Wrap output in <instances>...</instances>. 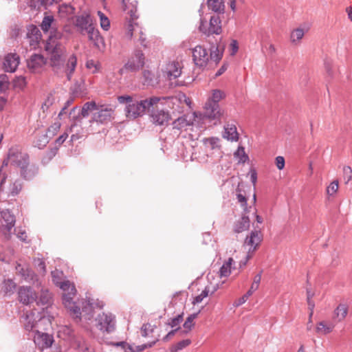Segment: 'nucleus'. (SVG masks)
I'll use <instances>...</instances> for the list:
<instances>
[{"mask_svg": "<svg viewBox=\"0 0 352 352\" xmlns=\"http://www.w3.org/2000/svg\"><path fill=\"white\" fill-rule=\"evenodd\" d=\"M98 15L100 18V26L104 30H109L110 28V21L108 17L101 11H98Z\"/></svg>", "mask_w": 352, "mask_h": 352, "instance_id": "obj_46", "label": "nucleus"}, {"mask_svg": "<svg viewBox=\"0 0 352 352\" xmlns=\"http://www.w3.org/2000/svg\"><path fill=\"white\" fill-rule=\"evenodd\" d=\"M97 328L103 333H110L116 327V317L111 313H102L96 318Z\"/></svg>", "mask_w": 352, "mask_h": 352, "instance_id": "obj_9", "label": "nucleus"}, {"mask_svg": "<svg viewBox=\"0 0 352 352\" xmlns=\"http://www.w3.org/2000/svg\"><path fill=\"white\" fill-rule=\"evenodd\" d=\"M236 199L238 202L241 204V206L242 207L244 212H248V208L246 197L241 193V190L239 188L236 189Z\"/></svg>", "mask_w": 352, "mask_h": 352, "instance_id": "obj_49", "label": "nucleus"}, {"mask_svg": "<svg viewBox=\"0 0 352 352\" xmlns=\"http://www.w3.org/2000/svg\"><path fill=\"white\" fill-rule=\"evenodd\" d=\"M154 344H155V342L148 345V344H142V345L135 346V347L132 346V349L130 350L129 352H141V351H144L145 349H146L147 347H151Z\"/></svg>", "mask_w": 352, "mask_h": 352, "instance_id": "obj_61", "label": "nucleus"}, {"mask_svg": "<svg viewBox=\"0 0 352 352\" xmlns=\"http://www.w3.org/2000/svg\"><path fill=\"white\" fill-rule=\"evenodd\" d=\"M19 300L24 305H29L36 300V293L28 286L20 287L18 291Z\"/></svg>", "mask_w": 352, "mask_h": 352, "instance_id": "obj_15", "label": "nucleus"}, {"mask_svg": "<svg viewBox=\"0 0 352 352\" xmlns=\"http://www.w3.org/2000/svg\"><path fill=\"white\" fill-rule=\"evenodd\" d=\"M199 30L207 36L211 34H220L222 32L221 21L218 15H214L210 17L209 26L201 19Z\"/></svg>", "mask_w": 352, "mask_h": 352, "instance_id": "obj_11", "label": "nucleus"}, {"mask_svg": "<svg viewBox=\"0 0 352 352\" xmlns=\"http://www.w3.org/2000/svg\"><path fill=\"white\" fill-rule=\"evenodd\" d=\"M261 272L259 274H256L254 278V281L250 288V289L247 292L248 296H251L254 292H255L259 286V283L261 280Z\"/></svg>", "mask_w": 352, "mask_h": 352, "instance_id": "obj_48", "label": "nucleus"}, {"mask_svg": "<svg viewBox=\"0 0 352 352\" xmlns=\"http://www.w3.org/2000/svg\"><path fill=\"white\" fill-rule=\"evenodd\" d=\"M76 26L80 29L82 34H84V32H87L89 28L93 27L89 23L88 16H78L76 19Z\"/></svg>", "mask_w": 352, "mask_h": 352, "instance_id": "obj_33", "label": "nucleus"}, {"mask_svg": "<svg viewBox=\"0 0 352 352\" xmlns=\"http://www.w3.org/2000/svg\"><path fill=\"white\" fill-rule=\"evenodd\" d=\"M68 138V133L65 132L63 134H62L60 136H59L56 142V146H60Z\"/></svg>", "mask_w": 352, "mask_h": 352, "instance_id": "obj_63", "label": "nucleus"}, {"mask_svg": "<svg viewBox=\"0 0 352 352\" xmlns=\"http://www.w3.org/2000/svg\"><path fill=\"white\" fill-rule=\"evenodd\" d=\"M223 137L230 141H237L239 138L236 127L233 124H228L225 126Z\"/></svg>", "mask_w": 352, "mask_h": 352, "instance_id": "obj_29", "label": "nucleus"}, {"mask_svg": "<svg viewBox=\"0 0 352 352\" xmlns=\"http://www.w3.org/2000/svg\"><path fill=\"white\" fill-rule=\"evenodd\" d=\"M57 25V23L52 15L44 16L41 24V28L44 33H48L53 28Z\"/></svg>", "mask_w": 352, "mask_h": 352, "instance_id": "obj_28", "label": "nucleus"}, {"mask_svg": "<svg viewBox=\"0 0 352 352\" xmlns=\"http://www.w3.org/2000/svg\"><path fill=\"white\" fill-rule=\"evenodd\" d=\"M208 8L214 12H221L224 10V4L221 0H208Z\"/></svg>", "mask_w": 352, "mask_h": 352, "instance_id": "obj_40", "label": "nucleus"}, {"mask_svg": "<svg viewBox=\"0 0 352 352\" xmlns=\"http://www.w3.org/2000/svg\"><path fill=\"white\" fill-rule=\"evenodd\" d=\"M192 117L194 116H192ZM193 120L195 121L194 118L186 115L179 117L173 122V129L177 130L178 133H180L183 131H186L188 127L193 125Z\"/></svg>", "mask_w": 352, "mask_h": 352, "instance_id": "obj_17", "label": "nucleus"}, {"mask_svg": "<svg viewBox=\"0 0 352 352\" xmlns=\"http://www.w3.org/2000/svg\"><path fill=\"white\" fill-rule=\"evenodd\" d=\"M34 342L36 346L41 350L50 347L54 342L52 336L42 333L39 329H36L34 336Z\"/></svg>", "mask_w": 352, "mask_h": 352, "instance_id": "obj_14", "label": "nucleus"}, {"mask_svg": "<svg viewBox=\"0 0 352 352\" xmlns=\"http://www.w3.org/2000/svg\"><path fill=\"white\" fill-rule=\"evenodd\" d=\"M348 313V306L345 304H340L333 312V319L337 322L342 321Z\"/></svg>", "mask_w": 352, "mask_h": 352, "instance_id": "obj_30", "label": "nucleus"}, {"mask_svg": "<svg viewBox=\"0 0 352 352\" xmlns=\"http://www.w3.org/2000/svg\"><path fill=\"white\" fill-rule=\"evenodd\" d=\"M209 291L206 288L204 290L201 292V293L195 297L193 303H199L201 302L203 299L208 296Z\"/></svg>", "mask_w": 352, "mask_h": 352, "instance_id": "obj_60", "label": "nucleus"}, {"mask_svg": "<svg viewBox=\"0 0 352 352\" xmlns=\"http://www.w3.org/2000/svg\"><path fill=\"white\" fill-rule=\"evenodd\" d=\"M183 320V316L182 314L177 315L176 317L172 318L168 323L171 327H175L179 325Z\"/></svg>", "mask_w": 352, "mask_h": 352, "instance_id": "obj_56", "label": "nucleus"}, {"mask_svg": "<svg viewBox=\"0 0 352 352\" xmlns=\"http://www.w3.org/2000/svg\"><path fill=\"white\" fill-rule=\"evenodd\" d=\"M203 142L206 148L208 149L219 151L221 148L220 139L218 138L211 137L204 138Z\"/></svg>", "mask_w": 352, "mask_h": 352, "instance_id": "obj_34", "label": "nucleus"}, {"mask_svg": "<svg viewBox=\"0 0 352 352\" xmlns=\"http://www.w3.org/2000/svg\"><path fill=\"white\" fill-rule=\"evenodd\" d=\"M45 50L50 54V64L56 73L65 72L68 80H70L76 69L77 58L72 55L67 60V50L61 43L47 42Z\"/></svg>", "mask_w": 352, "mask_h": 352, "instance_id": "obj_1", "label": "nucleus"}, {"mask_svg": "<svg viewBox=\"0 0 352 352\" xmlns=\"http://www.w3.org/2000/svg\"><path fill=\"white\" fill-rule=\"evenodd\" d=\"M2 218V226L4 227L7 232H10L15 224V217L8 210L1 211Z\"/></svg>", "mask_w": 352, "mask_h": 352, "instance_id": "obj_24", "label": "nucleus"}, {"mask_svg": "<svg viewBox=\"0 0 352 352\" xmlns=\"http://www.w3.org/2000/svg\"><path fill=\"white\" fill-rule=\"evenodd\" d=\"M46 320H47V318L43 317L39 312L30 311L24 314L21 322L26 331L36 332V330L41 329V325Z\"/></svg>", "mask_w": 352, "mask_h": 352, "instance_id": "obj_7", "label": "nucleus"}, {"mask_svg": "<svg viewBox=\"0 0 352 352\" xmlns=\"http://www.w3.org/2000/svg\"><path fill=\"white\" fill-rule=\"evenodd\" d=\"M249 175L250 177V181L252 183L253 186L255 187L257 182V173L256 170L251 168L249 172Z\"/></svg>", "mask_w": 352, "mask_h": 352, "instance_id": "obj_62", "label": "nucleus"}, {"mask_svg": "<svg viewBox=\"0 0 352 352\" xmlns=\"http://www.w3.org/2000/svg\"><path fill=\"white\" fill-rule=\"evenodd\" d=\"M137 4L138 2L136 1L127 3L126 0H122L123 8L125 11H127V13L131 16V19L127 25L125 36L129 39H131L133 37L137 38L141 45L146 47V37L142 29L138 23L135 22V20L138 19L136 15Z\"/></svg>", "mask_w": 352, "mask_h": 352, "instance_id": "obj_3", "label": "nucleus"}, {"mask_svg": "<svg viewBox=\"0 0 352 352\" xmlns=\"http://www.w3.org/2000/svg\"><path fill=\"white\" fill-rule=\"evenodd\" d=\"M339 189V183L338 180H333L327 187L326 193L329 197H334Z\"/></svg>", "mask_w": 352, "mask_h": 352, "instance_id": "obj_43", "label": "nucleus"}, {"mask_svg": "<svg viewBox=\"0 0 352 352\" xmlns=\"http://www.w3.org/2000/svg\"><path fill=\"white\" fill-rule=\"evenodd\" d=\"M250 228V219L248 216L243 215L235 223L234 230L236 233L242 232Z\"/></svg>", "mask_w": 352, "mask_h": 352, "instance_id": "obj_31", "label": "nucleus"}, {"mask_svg": "<svg viewBox=\"0 0 352 352\" xmlns=\"http://www.w3.org/2000/svg\"><path fill=\"white\" fill-rule=\"evenodd\" d=\"M97 111L94 113L93 120L101 124H105L111 122L113 119V109L106 106H100V109L98 107Z\"/></svg>", "mask_w": 352, "mask_h": 352, "instance_id": "obj_13", "label": "nucleus"}, {"mask_svg": "<svg viewBox=\"0 0 352 352\" xmlns=\"http://www.w3.org/2000/svg\"><path fill=\"white\" fill-rule=\"evenodd\" d=\"M62 274H63L62 272H60L57 270L52 272V276L53 281L56 285H57L58 286L60 285V283H62V282L59 281Z\"/></svg>", "mask_w": 352, "mask_h": 352, "instance_id": "obj_59", "label": "nucleus"}, {"mask_svg": "<svg viewBox=\"0 0 352 352\" xmlns=\"http://www.w3.org/2000/svg\"><path fill=\"white\" fill-rule=\"evenodd\" d=\"M28 160L29 156L27 153L22 152L18 147H12L8 151L7 158L3 160V165L10 164L20 169Z\"/></svg>", "mask_w": 352, "mask_h": 352, "instance_id": "obj_8", "label": "nucleus"}, {"mask_svg": "<svg viewBox=\"0 0 352 352\" xmlns=\"http://www.w3.org/2000/svg\"><path fill=\"white\" fill-rule=\"evenodd\" d=\"M86 33L88 34L89 39L91 41L96 47H100V45L102 43V38L100 36L99 31L92 27L89 28Z\"/></svg>", "mask_w": 352, "mask_h": 352, "instance_id": "obj_32", "label": "nucleus"}, {"mask_svg": "<svg viewBox=\"0 0 352 352\" xmlns=\"http://www.w3.org/2000/svg\"><path fill=\"white\" fill-rule=\"evenodd\" d=\"M86 67L92 73H98L100 69V64L98 61L94 60H88L86 62Z\"/></svg>", "mask_w": 352, "mask_h": 352, "instance_id": "obj_45", "label": "nucleus"}, {"mask_svg": "<svg viewBox=\"0 0 352 352\" xmlns=\"http://www.w3.org/2000/svg\"><path fill=\"white\" fill-rule=\"evenodd\" d=\"M276 165L279 170L283 169L285 166V159L282 156H278L276 157Z\"/></svg>", "mask_w": 352, "mask_h": 352, "instance_id": "obj_64", "label": "nucleus"}, {"mask_svg": "<svg viewBox=\"0 0 352 352\" xmlns=\"http://www.w3.org/2000/svg\"><path fill=\"white\" fill-rule=\"evenodd\" d=\"M25 78L21 76L17 77L14 82V87L19 89H23L25 86Z\"/></svg>", "mask_w": 352, "mask_h": 352, "instance_id": "obj_57", "label": "nucleus"}, {"mask_svg": "<svg viewBox=\"0 0 352 352\" xmlns=\"http://www.w3.org/2000/svg\"><path fill=\"white\" fill-rule=\"evenodd\" d=\"M19 63V56L15 53H10L4 58L3 67L7 72H14Z\"/></svg>", "mask_w": 352, "mask_h": 352, "instance_id": "obj_19", "label": "nucleus"}, {"mask_svg": "<svg viewBox=\"0 0 352 352\" xmlns=\"http://www.w3.org/2000/svg\"><path fill=\"white\" fill-rule=\"evenodd\" d=\"M26 38L28 39L30 45L35 48L41 39V33L39 29L36 25H29L28 27Z\"/></svg>", "mask_w": 352, "mask_h": 352, "instance_id": "obj_20", "label": "nucleus"}, {"mask_svg": "<svg viewBox=\"0 0 352 352\" xmlns=\"http://www.w3.org/2000/svg\"><path fill=\"white\" fill-rule=\"evenodd\" d=\"M82 311L83 313L82 316L85 320H91L94 316V306L93 303H91L89 300L85 302V305L82 307Z\"/></svg>", "mask_w": 352, "mask_h": 352, "instance_id": "obj_37", "label": "nucleus"}, {"mask_svg": "<svg viewBox=\"0 0 352 352\" xmlns=\"http://www.w3.org/2000/svg\"><path fill=\"white\" fill-rule=\"evenodd\" d=\"M113 345L117 347H121L124 351V352H129L130 350L132 349V346L126 342H114L113 343Z\"/></svg>", "mask_w": 352, "mask_h": 352, "instance_id": "obj_58", "label": "nucleus"}, {"mask_svg": "<svg viewBox=\"0 0 352 352\" xmlns=\"http://www.w3.org/2000/svg\"><path fill=\"white\" fill-rule=\"evenodd\" d=\"M309 23L302 24L300 27L293 30L290 34V41L293 44H298L305 33L310 30Z\"/></svg>", "mask_w": 352, "mask_h": 352, "instance_id": "obj_22", "label": "nucleus"}, {"mask_svg": "<svg viewBox=\"0 0 352 352\" xmlns=\"http://www.w3.org/2000/svg\"><path fill=\"white\" fill-rule=\"evenodd\" d=\"M16 270L25 280L28 282L33 281L34 283L36 281L37 286L41 285V282L36 278V274L28 265H22L18 263L16 266Z\"/></svg>", "mask_w": 352, "mask_h": 352, "instance_id": "obj_18", "label": "nucleus"}, {"mask_svg": "<svg viewBox=\"0 0 352 352\" xmlns=\"http://www.w3.org/2000/svg\"><path fill=\"white\" fill-rule=\"evenodd\" d=\"M98 110V106L94 101L87 102L82 106L81 109V115L83 118L89 116V111Z\"/></svg>", "mask_w": 352, "mask_h": 352, "instance_id": "obj_42", "label": "nucleus"}, {"mask_svg": "<svg viewBox=\"0 0 352 352\" xmlns=\"http://www.w3.org/2000/svg\"><path fill=\"white\" fill-rule=\"evenodd\" d=\"M190 343L191 341L189 339L183 340L173 346L170 350V352H178L179 351L182 350L185 347L190 345Z\"/></svg>", "mask_w": 352, "mask_h": 352, "instance_id": "obj_50", "label": "nucleus"}, {"mask_svg": "<svg viewBox=\"0 0 352 352\" xmlns=\"http://www.w3.org/2000/svg\"><path fill=\"white\" fill-rule=\"evenodd\" d=\"M59 14L62 17H65L74 14V8L69 4H63L58 8Z\"/></svg>", "mask_w": 352, "mask_h": 352, "instance_id": "obj_44", "label": "nucleus"}, {"mask_svg": "<svg viewBox=\"0 0 352 352\" xmlns=\"http://www.w3.org/2000/svg\"><path fill=\"white\" fill-rule=\"evenodd\" d=\"M49 140L50 138L47 134H42L38 137L36 142V146L39 148H42L47 145V144L49 142Z\"/></svg>", "mask_w": 352, "mask_h": 352, "instance_id": "obj_53", "label": "nucleus"}, {"mask_svg": "<svg viewBox=\"0 0 352 352\" xmlns=\"http://www.w3.org/2000/svg\"><path fill=\"white\" fill-rule=\"evenodd\" d=\"M224 93L219 89L212 91V96L208 98L207 102H211L219 104V102L224 97Z\"/></svg>", "mask_w": 352, "mask_h": 352, "instance_id": "obj_47", "label": "nucleus"}, {"mask_svg": "<svg viewBox=\"0 0 352 352\" xmlns=\"http://www.w3.org/2000/svg\"><path fill=\"white\" fill-rule=\"evenodd\" d=\"M151 122L160 126L166 125L170 120V115L168 111L164 110L153 111L151 114Z\"/></svg>", "mask_w": 352, "mask_h": 352, "instance_id": "obj_21", "label": "nucleus"}, {"mask_svg": "<svg viewBox=\"0 0 352 352\" xmlns=\"http://www.w3.org/2000/svg\"><path fill=\"white\" fill-rule=\"evenodd\" d=\"M52 299V294L50 293L47 289H41L40 296L38 300L37 301V304L46 305L50 303Z\"/></svg>", "mask_w": 352, "mask_h": 352, "instance_id": "obj_38", "label": "nucleus"}, {"mask_svg": "<svg viewBox=\"0 0 352 352\" xmlns=\"http://www.w3.org/2000/svg\"><path fill=\"white\" fill-rule=\"evenodd\" d=\"M261 241V234L260 232L252 231L250 236H248L245 239V244L250 246L248 254L253 253L257 246Z\"/></svg>", "mask_w": 352, "mask_h": 352, "instance_id": "obj_25", "label": "nucleus"}, {"mask_svg": "<svg viewBox=\"0 0 352 352\" xmlns=\"http://www.w3.org/2000/svg\"><path fill=\"white\" fill-rule=\"evenodd\" d=\"M334 327L335 324L333 322L320 321L316 324V332L318 334L327 335L333 331Z\"/></svg>", "mask_w": 352, "mask_h": 352, "instance_id": "obj_27", "label": "nucleus"}, {"mask_svg": "<svg viewBox=\"0 0 352 352\" xmlns=\"http://www.w3.org/2000/svg\"><path fill=\"white\" fill-rule=\"evenodd\" d=\"M48 34L47 42H51L52 43H59L57 41L61 39L63 35L60 30L58 29V25L53 28Z\"/></svg>", "mask_w": 352, "mask_h": 352, "instance_id": "obj_35", "label": "nucleus"}, {"mask_svg": "<svg viewBox=\"0 0 352 352\" xmlns=\"http://www.w3.org/2000/svg\"><path fill=\"white\" fill-rule=\"evenodd\" d=\"M10 86L9 79L7 75L0 74V93L8 89Z\"/></svg>", "mask_w": 352, "mask_h": 352, "instance_id": "obj_51", "label": "nucleus"}, {"mask_svg": "<svg viewBox=\"0 0 352 352\" xmlns=\"http://www.w3.org/2000/svg\"><path fill=\"white\" fill-rule=\"evenodd\" d=\"M19 170L21 176L24 179L30 180L36 175L38 168L35 164H30L28 160Z\"/></svg>", "mask_w": 352, "mask_h": 352, "instance_id": "obj_23", "label": "nucleus"}, {"mask_svg": "<svg viewBox=\"0 0 352 352\" xmlns=\"http://www.w3.org/2000/svg\"><path fill=\"white\" fill-rule=\"evenodd\" d=\"M343 178L346 184L352 179V168L349 166L343 167Z\"/></svg>", "mask_w": 352, "mask_h": 352, "instance_id": "obj_55", "label": "nucleus"}, {"mask_svg": "<svg viewBox=\"0 0 352 352\" xmlns=\"http://www.w3.org/2000/svg\"><path fill=\"white\" fill-rule=\"evenodd\" d=\"M16 284L15 283L11 280L8 279L5 280L2 284L1 287V291L6 294V295H11L14 294L15 289H16Z\"/></svg>", "mask_w": 352, "mask_h": 352, "instance_id": "obj_36", "label": "nucleus"}, {"mask_svg": "<svg viewBox=\"0 0 352 352\" xmlns=\"http://www.w3.org/2000/svg\"><path fill=\"white\" fill-rule=\"evenodd\" d=\"M164 76L169 80L176 79L182 74V67L178 62H169L163 69Z\"/></svg>", "mask_w": 352, "mask_h": 352, "instance_id": "obj_16", "label": "nucleus"}, {"mask_svg": "<svg viewBox=\"0 0 352 352\" xmlns=\"http://www.w3.org/2000/svg\"><path fill=\"white\" fill-rule=\"evenodd\" d=\"M27 67L32 73H41L45 68L47 59L41 54H33L27 59Z\"/></svg>", "mask_w": 352, "mask_h": 352, "instance_id": "obj_12", "label": "nucleus"}, {"mask_svg": "<svg viewBox=\"0 0 352 352\" xmlns=\"http://www.w3.org/2000/svg\"><path fill=\"white\" fill-rule=\"evenodd\" d=\"M72 346L80 352H92V349L82 337L75 338L72 342Z\"/></svg>", "mask_w": 352, "mask_h": 352, "instance_id": "obj_26", "label": "nucleus"}, {"mask_svg": "<svg viewBox=\"0 0 352 352\" xmlns=\"http://www.w3.org/2000/svg\"><path fill=\"white\" fill-rule=\"evenodd\" d=\"M233 259L229 258L221 266L219 270L221 277H228L231 273L232 264Z\"/></svg>", "mask_w": 352, "mask_h": 352, "instance_id": "obj_41", "label": "nucleus"}, {"mask_svg": "<svg viewBox=\"0 0 352 352\" xmlns=\"http://www.w3.org/2000/svg\"><path fill=\"white\" fill-rule=\"evenodd\" d=\"M144 64L145 57L144 53L140 50H136L124 67L120 69L119 73L122 75L125 71L131 72H138L143 68Z\"/></svg>", "mask_w": 352, "mask_h": 352, "instance_id": "obj_6", "label": "nucleus"}, {"mask_svg": "<svg viewBox=\"0 0 352 352\" xmlns=\"http://www.w3.org/2000/svg\"><path fill=\"white\" fill-rule=\"evenodd\" d=\"M223 50L219 47L212 45L210 48V53L201 45H197L192 50V60L195 64L199 68H205L210 60L217 65L222 58Z\"/></svg>", "mask_w": 352, "mask_h": 352, "instance_id": "obj_4", "label": "nucleus"}, {"mask_svg": "<svg viewBox=\"0 0 352 352\" xmlns=\"http://www.w3.org/2000/svg\"><path fill=\"white\" fill-rule=\"evenodd\" d=\"M60 287L63 291V302L65 306L69 309L73 316L78 322L81 320L80 309L76 306L72 302L73 297L76 293V289L74 284L69 280H66L60 283Z\"/></svg>", "mask_w": 352, "mask_h": 352, "instance_id": "obj_5", "label": "nucleus"}, {"mask_svg": "<svg viewBox=\"0 0 352 352\" xmlns=\"http://www.w3.org/2000/svg\"><path fill=\"white\" fill-rule=\"evenodd\" d=\"M193 116L195 121L217 119L220 116L219 105L217 103L206 102L204 113L194 112Z\"/></svg>", "mask_w": 352, "mask_h": 352, "instance_id": "obj_10", "label": "nucleus"}, {"mask_svg": "<svg viewBox=\"0 0 352 352\" xmlns=\"http://www.w3.org/2000/svg\"><path fill=\"white\" fill-rule=\"evenodd\" d=\"M199 313H195L190 314L184 323V327L187 329V332L191 330L192 327L194 326V320L197 317Z\"/></svg>", "mask_w": 352, "mask_h": 352, "instance_id": "obj_52", "label": "nucleus"}, {"mask_svg": "<svg viewBox=\"0 0 352 352\" xmlns=\"http://www.w3.org/2000/svg\"><path fill=\"white\" fill-rule=\"evenodd\" d=\"M22 182L20 180H16L10 186V194L12 196L18 195L22 189Z\"/></svg>", "mask_w": 352, "mask_h": 352, "instance_id": "obj_54", "label": "nucleus"}, {"mask_svg": "<svg viewBox=\"0 0 352 352\" xmlns=\"http://www.w3.org/2000/svg\"><path fill=\"white\" fill-rule=\"evenodd\" d=\"M160 100V98L151 97L145 100H138L131 96H120L118 97L120 104H123L124 113L129 120H135L142 116L146 110H149Z\"/></svg>", "mask_w": 352, "mask_h": 352, "instance_id": "obj_2", "label": "nucleus"}, {"mask_svg": "<svg viewBox=\"0 0 352 352\" xmlns=\"http://www.w3.org/2000/svg\"><path fill=\"white\" fill-rule=\"evenodd\" d=\"M234 157L238 160V163L244 164L249 160L248 155L245 153V148L243 146H239L234 153Z\"/></svg>", "mask_w": 352, "mask_h": 352, "instance_id": "obj_39", "label": "nucleus"}]
</instances>
